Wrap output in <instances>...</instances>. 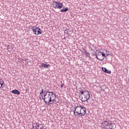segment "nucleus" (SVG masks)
Instances as JSON below:
<instances>
[{
    "mask_svg": "<svg viewBox=\"0 0 129 129\" xmlns=\"http://www.w3.org/2000/svg\"><path fill=\"white\" fill-rule=\"evenodd\" d=\"M37 30H38L37 31L36 36H38V35H41V34H42V30H41L39 27H37Z\"/></svg>",
    "mask_w": 129,
    "mask_h": 129,
    "instance_id": "nucleus-11",
    "label": "nucleus"
},
{
    "mask_svg": "<svg viewBox=\"0 0 129 129\" xmlns=\"http://www.w3.org/2000/svg\"><path fill=\"white\" fill-rule=\"evenodd\" d=\"M112 124V123H111V121H110V122L109 121V127H110V125H111Z\"/></svg>",
    "mask_w": 129,
    "mask_h": 129,
    "instance_id": "nucleus-26",
    "label": "nucleus"
},
{
    "mask_svg": "<svg viewBox=\"0 0 129 129\" xmlns=\"http://www.w3.org/2000/svg\"><path fill=\"white\" fill-rule=\"evenodd\" d=\"M43 93H44V90L42 89L41 92L40 93V95H42V94H43Z\"/></svg>",
    "mask_w": 129,
    "mask_h": 129,
    "instance_id": "nucleus-25",
    "label": "nucleus"
},
{
    "mask_svg": "<svg viewBox=\"0 0 129 129\" xmlns=\"http://www.w3.org/2000/svg\"><path fill=\"white\" fill-rule=\"evenodd\" d=\"M73 112H74V115H75V114H76V113H77L76 107V106L74 107V109L73 110Z\"/></svg>",
    "mask_w": 129,
    "mask_h": 129,
    "instance_id": "nucleus-18",
    "label": "nucleus"
},
{
    "mask_svg": "<svg viewBox=\"0 0 129 129\" xmlns=\"http://www.w3.org/2000/svg\"><path fill=\"white\" fill-rule=\"evenodd\" d=\"M95 56H96V59H97V54L95 53Z\"/></svg>",
    "mask_w": 129,
    "mask_h": 129,
    "instance_id": "nucleus-30",
    "label": "nucleus"
},
{
    "mask_svg": "<svg viewBox=\"0 0 129 129\" xmlns=\"http://www.w3.org/2000/svg\"><path fill=\"white\" fill-rule=\"evenodd\" d=\"M52 5H53V8L54 9H60V8H59V3L58 2L54 1Z\"/></svg>",
    "mask_w": 129,
    "mask_h": 129,
    "instance_id": "nucleus-5",
    "label": "nucleus"
},
{
    "mask_svg": "<svg viewBox=\"0 0 129 129\" xmlns=\"http://www.w3.org/2000/svg\"><path fill=\"white\" fill-rule=\"evenodd\" d=\"M102 56L103 57H106V55L105 54V53H103V51H102Z\"/></svg>",
    "mask_w": 129,
    "mask_h": 129,
    "instance_id": "nucleus-23",
    "label": "nucleus"
},
{
    "mask_svg": "<svg viewBox=\"0 0 129 129\" xmlns=\"http://www.w3.org/2000/svg\"><path fill=\"white\" fill-rule=\"evenodd\" d=\"M85 54L87 56H88L89 55V53L86 51Z\"/></svg>",
    "mask_w": 129,
    "mask_h": 129,
    "instance_id": "nucleus-27",
    "label": "nucleus"
},
{
    "mask_svg": "<svg viewBox=\"0 0 129 129\" xmlns=\"http://www.w3.org/2000/svg\"><path fill=\"white\" fill-rule=\"evenodd\" d=\"M58 8H59L60 9H62V8H63V7H64V6H63V3H58Z\"/></svg>",
    "mask_w": 129,
    "mask_h": 129,
    "instance_id": "nucleus-15",
    "label": "nucleus"
},
{
    "mask_svg": "<svg viewBox=\"0 0 129 129\" xmlns=\"http://www.w3.org/2000/svg\"><path fill=\"white\" fill-rule=\"evenodd\" d=\"M75 115H76V116H78V117H81V116H83V115H81V113H77Z\"/></svg>",
    "mask_w": 129,
    "mask_h": 129,
    "instance_id": "nucleus-16",
    "label": "nucleus"
},
{
    "mask_svg": "<svg viewBox=\"0 0 129 129\" xmlns=\"http://www.w3.org/2000/svg\"><path fill=\"white\" fill-rule=\"evenodd\" d=\"M80 113H81V115H83H83H85V113H86V108L82 106Z\"/></svg>",
    "mask_w": 129,
    "mask_h": 129,
    "instance_id": "nucleus-4",
    "label": "nucleus"
},
{
    "mask_svg": "<svg viewBox=\"0 0 129 129\" xmlns=\"http://www.w3.org/2000/svg\"><path fill=\"white\" fill-rule=\"evenodd\" d=\"M102 51H103L102 49H100V50H98L97 52H98V56H100V55H102Z\"/></svg>",
    "mask_w": 129,
    "mask_h": 129,
    "instance_id": "nucleus-14",
    "label": "nucleus"
},
{
    "mask_svg": "<svg viewBox=\"0 0 129 129\" xmlns=\"http://www.w3.org/2000/svg\"><path fill=\"white\" fill-rule=\"evenodd\" d=\"M103 123L104 124V126H107V127H108V126H109V121H104Z\"/></svg>",
    "mask_w": 129,
    "mask_h": 129,
    "instance_id": "nucleus-10",
    "label": "nucleus"
},
{
    "mask_svg": "<svg viewBox=\"0 0 129 129\" xmlns=\"http://www.w3.org/2000/svg\"><path fill=\"white\" fill-rule=\"evenodd\" d=\"M109 126H104V125H103V128H104V129H109Z\"/></svg>",
    "mask_w": 129,
    "mask_h": 129,
    "instance_id": "nucleus-21",
    "label": "nucleus"
},
{
    "mask_svg": "<svg viewBox=\"0 0 129 129\" xmlns=\"http://www.w3.org/2000/svg\"><path fill=\"white\" fill-rule=\"evenodd\" d=\"M97 59H98V60H100L101 61H102V60L103 59V58L101 59V58H99L97 57Z\"/></svg>",
    "mask_w": 129,
    "mask_h": 129,
    "instance_id": "nucleus-29",
    "label": "nucleus"
},
{
    "mask_svg": "<svg viewBox=\"0 0 129 129\" xmlns=\"http://www.w3.org/2000/svg\"><path fill=\"white\" fill-rule=\"evenodd\" d=\"M3 80V79H1L0 78V84H1V83L2 82V81Z\"/></svg>",
    "mask_w": 129,
    "mask_h": 129,
    "instance_id": "nucleus-31",
    "label": "nucleus"
},
{
    "mask_svg": "<svg viewBox=\"0 0 129 129\" xmlns=\"http://www.w3.org/2000/svg\"><path fill=\"white\" fill-rule=\"evenodd\" d=\"M80 92L81 93L79 94V97L82 102L87 101V100L90 98V94L89 93V91L82 90L80 91Z\"/></svg>",
    "mask_w": 129,
    "mask_h": 129,
    "instance_id": "nucleus-2",
    "label": "nucleus"
},
{
    "mask_svg": "<svg viewBox=\"0 0 129 129\" xmlns=\"http://www.w3.org/2000/svg\"><path fill=\"white\" fill-rule=\"evenodd\" d=\"M53 95H54L55 97H56V94H53V92L46 91L44 94V96L42 98L43 99L45 104L50 105V104H53L54 103L55 98H54Z\"/></svg>",
    "mask_w": 129,
    "mask_h": 129,
    "instance_id": "nucleus-1",
    "label": "nucleus"
},
{
    "mask_svg": "<svg viewBox=\"0 0 129 129\" xmlns=\"http://www.w3.org/2000/svg\"><path fill=\"white\" fill-rule=\"evenodd\" d=\"M11 92L14 94H20L21 93V92L17 89L12 90Z\"/></svg>",
    "mask_w": 129,
    "mask_h": 129,
    "instance_id": "nucleus-9",
    "label": "nucleus"
},
{
    "mask_svg": "<svg viewBox=\"0 0 129 129\" xmlns=\"http://www.w3.org/2000/svg\"><path fill=\"white\" fill-rule=\"evenodd\" d=\"M22 63H23V64H25V63H27V61H26V59H22Z\"/></svg>",
    "mask_w": 129,
    "mask_h": 129,
    "instance_id": "nucleus-22",
    "label": "nucleus"
},
{
    "mask_svg": "<svg viewBox=\"0 0 129 129\" xmlns=\"http://www.w3.org/2000/svg\"><path fill=\"white\" fill-rule=\"evenodd\" d=\"M68 11H69V9H68V8H63L62 9L60 10V12H61V13H63L64 12H67Z\"/></svg>",
    "mask_w": 129,
    "mask_h": 129,
    "instance_id": "nucleus-13",
    "label": "nucleus"
},
{
    "mask_svg": "<svg viewBox=\"0 0 129 129\" xmlns=\"http://www.w3.org/2000/svg\"><path fill=\"white\" fill-rule=\"evenodd\" d=\"M31 30H32V32H33L34 35H37V27L36 26H33V27H32V28H31Z\"/></svg>",
    "mask_w": 129,
    "mask_h": 129,
    "instance_id": "nucleus-8",
    "label": "nucleus"
},
{
    "mask_svg": "<svg viewBox=\"0 0 129 129\" xmlns=\"http://www.w3.org/2000/svg\"><path fill=\"white\" fill-rule=\"evenodd\" d=\"M71 32V31L69 30V29H66L65 31H64V33L66 34H68V32Z\"/></svg>",
    "mask_w": 129,
    "mask_h": 129,
    "instance_id": "nucleus-19",
    "label": "nucleus"
},
{
    "mask_svg": "<svg viewBox=\"0 0 129 129\" xmlns=\"http://www.w3.org/2000/svg\"><path fill=\"white\" fill-rule=\"evenodd\" d=\"M98 86H99V87H101V86H102V83H98Z\"/></svg>",
    "mask_w": 129,
    "mask_h": 129,
    "instance_id": "nucleus-20",
    "label": "nucleus"
},
{
    "mask_svg": "<svg viewBox=\"0 0 129 129\" xmlns=\"http://www.w3.org/2000/svg\"><path fill=\"white\" fill-rule=\"evenodd\" d=\"M102 70L103 71V72L105 73H108V74H110V73H111V71H108V70L105 68L102 67Z\"/></svg>",
    "mask_w": 129,
    "mask_h": 129,
    "instance_id": "nucleus-7",
    "label": "nucleus"
},
{
    "mask_svg": "<svg viewBox=\"0 0 129 129\" xmlns=\"http://www.w3.org/2000/svg\"><path fill=\"white\" fill-rule=\"evenodd\" d=\"M4 80H2L0 83V88H2V87H3V85H4Z\"/></svg>",
    "mask_w": 129,
    "mask_h": 129,
    "instance_id": "nucleus-17",
    "label": "nucleus"
},
{
    "mask_svg": "<svg viewBox=\"0 0 129 129\" xmlns=\"http://www.w3.org/2000/svg\"><path fill=\"white\" fill-rule=\"evenodd\" d=\"M63 86H64V84H62L60 85L61 88H63Z\"/></svg>",
    "mask_w": 129,
    "mask_h": 129,
    "instance_id": "nucleus-28",
    "label": "nucleus"
},
{
    "mask_svg": "<svg viewBox=\"0 0 129 129\" xmlns=\"http://www.w3.org/2000/svg\"><path fill=\"white\" fill-rule=\"evenodd\" d=\"M41 125H40V124L38 123H36L35 124V128H34V126H33V128H35V129H40V127Z\"/></svg>",
    "mask_w": 129,
    "mask_h": 129,
    "instance_id": "nucleus-12",
    "label": "nucleus"
},
{
    "mask_svg": "<svg viewBox=\"0 0 129 129\" xmlns=\"http://www.w3.org/2000/svg\"><path fill=\"white\" fill-rule=\"evenodd\" d=\"M45 63H42L41 65L39 66V68H42L44 67V68H49L50 67V64H48V62H45Z\"/></svg>",
    "mask_w": 129,
    "mask_h": 129,
    "instance_id": "nucleus-3",
    "label": "nucleus"
},
{
    "mask_svg": "<svg viewBox=\"0 0 129 129\" xmlns=\"http://www.w3.org/2000/svg\"><path fill=\"white\" fill-rule=\"evenodd\" d=\"M82 52H83V53H86V50L85 49H84V48H83L82 49Z\"/></svg>",
    "mask_w": 129,
    "mask_h": 129,
    "instance_id": "nucleus-24",
    "label": "nucleus"
},
{
    "mask_svg": "<svg viewBox=\"0 0 129 129\" xmlns=\"http://www.w3.org/2000/svg\"><path fill=\"white\" fill-rule=\"evenodd\" d=\"M82 108V106H78V105L76 106V109L77 111V113H80V111H81Z\"/></svg>",
    "mask_w": 129,
    "mask_h": 129,
    "instance_id": "nucleus-6",
    "label": "nucleus"
}]
</instances>
